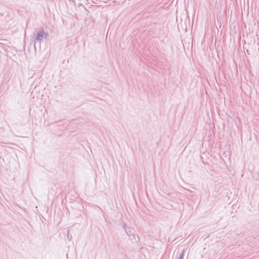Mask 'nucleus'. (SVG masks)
Instances as JSON below:
<instances>
[{"label":"nucleus","instance_id":"7ed1b4c3","mask_svg":"<svg viewBox=\"0 0 259 259\" xmlns=\"http://www.w3.org/2000/svg\"><path fill=\"white\" fill-rule=\"evenodd\" d=\"M184 251H183L182 252H181L180 254H179V258L178 259H183V256H184Z\"/></svg>","mask_w":259,"mask_h":259},{"label":"nucleus","instance_id":"f257e3e1","mask_svg":"<svg viewBox=\"0 0 259 259\" xmlns=\"http://www.w3.org/2000/svg\"><path fill=\"white\" fill-rule=\"evenodd\" d=\"M47 36L48 33L42 30L37 33L35 39L39 41H41L43 39L46 38Z\"/></svg>","mask_w":259,"mask_h":259},{"label":"nucleus","instance_id":"20e7f679","mask_svg":"<svg viewBox=\"0 0 259 259\" xmlns=\"http://www.w3.org/2000/svg\"><path fill=\"white\" fill-rule=\"evenodd\" d=\"M69 233H70V231L68 229L67 230V239L69 240H71V237H69Z\"/></svg>","mask_w":259,"mask_h":259},{"label":"nucleus","instance_id":"f03ea898","mask_svg":"<svg viewBox=\"0 0 259 259\" xmlns=\"http://www.w3.org/2000/svg\"><path fill=\"white\" fill-rule=\"evenodd\" d=\"M123 229L124 230L125 232V233L126 234V235L128 236H130V234H131V231L130 230V229L129 228H127L126 227V225L125 224H123Z\"/></svg>","mask_w":259,"mask_h":259}]
</instances>
